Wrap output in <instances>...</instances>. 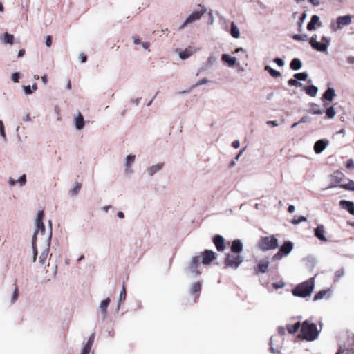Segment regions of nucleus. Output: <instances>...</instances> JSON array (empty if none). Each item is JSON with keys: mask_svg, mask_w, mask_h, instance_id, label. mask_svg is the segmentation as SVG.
I'll return each mask as SVG.
<instances>
[{"mask_svg": "<svg viewBox=\"0 0 354 354\" xmlns=\"http://www.w3.org/2000/svg\"><path fill=\"white\" fill-rule=\"evenodd\" d=\"M315 287V279L313 277L297 284L292 290V293L295 297H307L313 291Z\"/></svg>", "mask_w": 354, "mask_h": 354, "instance_id": "1", "label": "nucleus"}, {"mask_svg": "<svg viewBox=\"0 0 354 354\" xmlns=\"http://www.w3.org/2000/svg\"><path fill=\"white\" fill-rule=\"evenodd\" d=\"M319 335L317 325L314 323H310L308 321H304L301 325L300 336L306 341H313L317 339Z\"/></svg>", "mask_w": 354, "mask_h": 354, "instance_id": "2", "label": "nucleus"}, {"mask_svg": "<svg viewBox=\"0 0 354 354\" xmlns=\"http://www.w3.org/2000/svg\"><path fill=\"white\" fill-rule=\"evenodd\" d=\"M258 248L262 251H267L276 249L279 244L278 240L272 235L270 236H262L258 241Z\"/></svg>", "mask_w": 354, "mask_h": 354, "instance_id": "3", "label": "nucleus"}, {"mask_svg": "<svg viewBox=\"0 0 354 354\" xmlns=\"http://www.w3.org/2000/svg\"><path fill=\"white\" fill-rule=\"evenodd\" d=\"M243 261V258L241 255L231 252L226 254L223 263L225 268L236 269Z\"/></svg>", "mask_w": 354, "mask_h": 354, "instance_id": "4", "label": "nucleus"}, {"mask_svg": "<svg viewBox=\"0 0 354 354\" xmlns=\"http://www.w3.org/2000/svg\"><path fill=\"white\" fill-rule=\"evenodd\" d=\"M316 37L317 36L315 35L314 36H313L310 38V44L311 45V46L314 49H315L319 52L326 51V50L330 44V39L327 37L323 36L321 39L322 41H324V43H321V42L317 41Z\"/></svg>", "mask_w": 354, "mask_h": 354, "instance_id": "5", "label": "nucleus"}, {"mask_svg": "<svg viewBox=\"0 0 354 354\" xmlns=\"http://www.w3.org/2000/svg\"><path fill=\"white\" fill-rule=\"evenodd\" d=\"M293 249V243L291 241H286L279 248V251L272 257V260L277 261L287 256Z\"/></svg>", "mask_w": 354, "mask_h": 354, "instance_id": "6", "label": "nucleus"}, {"mask_svg": "<svg viewBox=\"0 0 354 354\" xmlns=\"http://www.w3.org/2000/svg\"><path fill=\"white\" fill-rule=\"evenodd\" d=\"M37 223V229L34 233L32 236V249H33V261L35 262L37 256V250L36 247V240H37V234L40 232L41 234H44L45 232V225L43 221L36 222Z\"/></svg>", "mask_w": 354, "mask_h": 354, "instance_id": "7", "label": "nucleus"}, {"mask_svg": "<svg viewBox=\"0 0 354 354\" xmlns=\"http://www.w3.org/2000/svg\"><path fill=\"white\" fill-rule=\"evenodd\" d=\"M351 23V17L349 15L341 16L337 19V27L334 25H331V28L333 31H336L337 29H342L343 27L349 25Z\"/></svg>", "mask_w": 354, "mask_h": 354, "instance_id": "8", "label": "nucleus"}, {"mask_svg": "<svg viewBox=\"0 0 354 354\" xmlns=\"http://www.w3.org/2000/svg\"><path fill=\"white\" fill-rule=\"evenodd\" d=\"M206 9L204 8H201L200 10L193 12L185 20V21L182 24L180 28H184L187 24L192 23L201 18V17L205 13Z\"/></svg>", "mask_w": 354, "mask_h": 354, "instance_id": "9", "label": "nucleus"}, {"mask_svg": "<svg viewBox=\"0 0 354 354\" xmlns=\"http://www.w3.org/2000/svg\"><path fill=\"white\" fill-rule=\"evenodd\" d=\"M201 263L204 265L209 264L216 259V254L212 250H205L202 254Z\"/></svg>", "mask_w": 354, "mask_h": 354, "instance_id": "10", "label": "nucleus"}, {"mask_svg": "<svg viewBox=\"0 0 354 354\" xmlns=\"http://www.w3.org/2000/svg\"><path fill=\"white\" fill-rule=\"evenodd\" d=\"M213 243L219 252H223L225 249V240L221 235H215L213 238Z\"/></svg>", "mask_w": 354, "mask_h": 354, "instance_id": "11", "label": "nucleus"}, {"mask_svg": "<svg viewBox=\"0 0 354 354\" xmlns=\"http://www.w3.org/2000/svg\"><path fill=\"white\" fill-rule=\"evenodd\" d=\"M199 263H200V257L196 256L192 259V261H191V263H190V265L189 267V270L192 272L195 273L196 275H198L201 274V272L198 270Z\"/></svg>", "mask_w": 354, "mask_h": 354, "instance_id": "12", "label": "nucleus"}, {"mask_svg": "<svg viewBox=\"0 0 354 354\" xmlns=\"http://www.w3.org/2000/svg\"><path fill=\"white\" fill-rule=\"evenodd\" d=\"M269 266V262L266 260H261L254 268V273L259 274V273H265L267 272Z\"/></svg>", "mask_w": 354, "mask_h": 354, "instance_id": "13", "label": "nucleus"}, {"mask_svg": "<svg viewBox=\"0 0 354 354\" xmlns=\"http://www.w3.org/2000/svg\"><path fill=\"white\" fill-rule=\"evenodd\" d=\"M328 141L327 140H319L314 145V151L316 153H322L327 147Z\"/></svg>", "mask_w": 354, "mask_h": 354, "instance_id": "14", "label": "nucleus"}, {"mask_svg": "<svg viewBox=\"0 0 354 354\" xmlns=\"http://www.w3.org/2000/svg\"><path fill=\"white\" fill-rule=\"evenodd\" d=\"M324 234H325V228L323 225H319L315 229V237H317L319 240H320L322 241L326 242V241H327V239H326Z\"/></svg>", "mask_w": 354, "mask_h": 354, "instance_id": "15", "label": "nucleus"}, {"mask_svg": "<svg viewBox=\"0 0 354 354\" xmlns=\"http://www.w3.org/2000/svg\"><path fill=\"white\" fill-rule=\"evenodd\" d=\"M243 244L239 239H235L232 241L231 245V252L234 254H239L243 251Z\"/></svg>", "mask_w": 354, "mask_h": 354, "instance_id": "16", "label": "nucleus"}, {"mask_svg": "<svg viewBox=\"0 0 354 354\" xmlns=\"http://www.w3.org/2000/svg\"><path fill=\"white\" fill-rule=\"evenodd\" d=\"M341 206L346 209L351 214L354 215V203L351 201L342 200L340 201Z\"/></svg>", "mask_w": 354, "mask_h": 354, "instance_id": "17", "label": "nucleus"}, {"mask_svg": "<svg viewBox=\"0 0 354 354\" xmlns=\"http://www.w3.org/2000/svg\"><path fill=\"white\" fill-rule=\"evenodd\" d=\"M196 52V49L193 48L191 46L185 48L183 51L180 52L179 54V57L182 59H185L192 55L194 53Z\"/></svg>", "mask_w": 354, "mask_h": 354, "instance_id": "18", "label": "nucleus"}, {"mask_svg": "<svg viewBox=\"0 0 354 354\" xmlns=\"http://www.w3.org/2000/svg\"><path fill=\"white\" fill-rule=\"evenodd\" d=\"M301 324L299 322L295 323L294 324H287L286 329L290 334H295L301 328Z\"/></svg>", "mask_w": 354, "mask_h": 354, "instance_id": "19", "label": "nucleus"}, {"mask_svg": "<svg viewBox=\"0 0 354 354\" xmlns=\"http://www.w3.org/2000/svg\"><path fill=\"white\" fill-rule=\"evenodd\" d=\"M75 125L76 129L78 130L83 129L84 126V120L81 113H79L78 115L75 118Z\"/></svg>", "mask_w": 354, "mask_h": 354, "instance_id": "20", "label": "nucleus"}, {"mask_svg": "<svg viewBox=\"0 0 354 354\" xmlns=\"http://www.w3.org/2000/svg\"><path fill=\"white\" fill-rule=\"evenodd\" d=\"M335 96V90L332 88H328L324 93L322 99L328 101H332Z\"/></svg>", "mask_w": 354, "mask_h": 354, "instance_id": "21", "label": "nucleus"}, {"mask_svg": "<svg viewBox=\"0 0 354 354\" xmlns=\"http://www.w3.org/2000/svg\"><path fill=\"white\" fill-rule=\"evenodd\" d=\"M304 90L306 94L311 97H315L317 95L318 91L317 88L313 85L304 86Z\"/></svg>", "mask_w": 354, "mask_h": 354, "instance_id": "22", "label": "nucleus"}, {"mask_svg": "<svg viewBox=\"0 0 354 354\" xmlns=\"http://www.w3.org/2000/svg\"><path fill=\"white\" fill-rule=\"evenodd\" d=\"M319 18L317 15H313L310 21L307 25V29L308 30H313L315 28V24L319 22Z\"/></svg>", "mask_w": 354, "mask_h": 354, "instance_id": "23", "label": "nucleus"}, {"mask_svg": "<svg viewBox=\"0 0 354 354\" xmlns=\"http://www.w3.org/2000/svg\"><path fill=\"white\" fill-rule=\"evenodd\" d=\"M302 66L301 62L299 59L294 58L290 64V67L291 69L297 71L301 68Z\"/></svg>", "mask_w": 354, "mask_h": 354, "instance_id": "24", "label": "nucleus"}, {"mask_svg": "<svg viewBox=\"0 0 354 354\" xmlns=\"http://www.w3.org/2000/svg\"><path fill=\"white\" fill-rule=\"evenodd\" d=\"M221 59H222V60L223 62L228 63V64L230 66H234L235 64V63H236V61L235 57H231V56H230L227 54H223L222 55V58Z\"/></svg>", "mask_w": 354, "mask_h": 354, "instance_id": "25", "label": "nucleus"}, {"mask_svg": "<svg viewBox=\"0 0 354 354\" xmlns=\"http://www.w3.org/2000/svg\"><path fill=\"white\" fill-rule=\"evenodd\" d=\"M163 163H158L157 165H153L148 169V172L150 176L153 175L155 173L160 170L163 167Z\"/></svg>", "mask_w": 354, "mask_h": 354, "instance_id": "26", "label": "nucleus"}, {"mask_svg": "<svg viewBox=\"0 0 354 354\" xmlns=\"http://www.w3.org/2000/svg\"><path fill=\"white\" fill-rule=\"evenodd\" d=\"M231 35L234 38H239L240 36L239 30L234 22L231 24Z\"/></svg>", "mask_w": 354, "mask_h": 354, "instance_id": "27", "label": "nucleus"}, {"mask_svg": "<svg viewBox=\"0 0 354 354\" xmlns=\"http://www.w3.org/2000/svg\"><path fill=\"white\" fill-rule=\"evenodd\" d=\"M110 303V299L106 298L104 300H103L100 304V310L104 315L106 313V309L109 305Z\"/></svg>", "mask_w": 354, "mask_h": 354, "instance_id": "28", "label": "nucleus"}, {"mask_svg": "<svg viewBox=\"0 0 354 354\" xmlns=\"http://www.w3.org/2000/svg\"><path fill=\"white\" fill-rule=\"evenodd\" d=\"M329 295V290H322L318 292L315 294L314 296L313 300L317 301L322 298H324L326 295Z\"/></svg>", "mask_w": 354, "mask_h": 354, "instance_id": "29", "label": "nucleus"}, {"mask_svg": "<svg viewBox=\"0 0 354 354\" xmlns=\"http://www.w3.org/2000/svg\"><path fill=\"white\" fill-rule=\"evenodd\" d=\"M2 41L5 44H12L14 42V36L9 33H5L3 36Z\"/></svg>", "mask_w": 354, "mask_h": 354, "instance_id": "30", "label": "nucleus"}, {"mask_svg": "<svg viewBox=\"0 0 354 354\" xmlns=\"http://www.w3.org/2000/svg\"><path fill=\"white\" fill-rule=\"evenodd\" d=\"M265 70L269 73V74L273 77H279L281 76V73L279 71H277L273 68H272L269 66H266L265 67Z\"/></svg>", "mask_w": 354, "mask_h": 354, "instance_id": "31", "label": "nucleus"}, {"mask_svg": "<svg viewBox=\"0 0 354 354\" xmlns=\"http://www.w3.org/2000/svg\"><path fill=\"white\" fill-rule=\"evenodd\" d=\"M136 156L134 155H129L126 158V171L128 172L131 164L135 161Z\"/></svg>", "mask_w": 354, "mask_h": 354, "instance_id": "32", "label": "nucleus"}, {"mask_svg": "<svg viewBox=\"0 0 354 354\" xmlns=\"http://www.w3.org/2000/svg\"><path fill=\"white\" fill-rule=\"evenodd\" d=\"M201 290V283L197 281L193 283V285L191 287V292L192 294L199 293Z\"/></svg>", "mask_w": 354, "mask_h": 354, "instance_id": "33", "label": "nucleus"}, {"mask_svg": "<svg viewBox=\"0 0 354 354\" xmlns=\"http://www.w3.org/2000/svg\"><path fill=\"white\" fill-rule=\"evenodd\" d=\"M82 187V184L80 183H75L74 187L70 191L71 194L73 196H75L79 193Z\"/></svg>", "mask_w": 354, "mask_h": 354, "instance_id": "34", "label": "nucleus"}, {"mask_svg": "<svg viewBox=\"0 0 354 354\" xmlns=\"http://www.w3.org/2000/svg\"><path fill=\"white\" fill-rule=\"evenodd\" d=\"M14 286H15V290H14L12 298L11 300V303H12V304L15 302V301L18 299V297H19V289H18V286H17L16 282L14 283Z\"/></svg>", "mask_w": 354, "mask_h": 354, "instance_id": "35", "label": "nucleus"}, {"mask_svg": "<svg viewBox=\"0 0 354 354\" xmlns=\"http://www.w3.org/2000/svg\"><path fill=\"white\" fill-rule=\"evenodd\" d=\"M326 114L327 118H333L335 115L336 112L333 106H330L326 110Z\"/></svg>", "mask_w": 354, "mask_h": 354, "instance_id": "36", "label": "nucleus"}, {"mask_svg": "<svg viewBox=\"0 0 354 354\" xmlns=\"http://www.w3.org/2000/svg\"><path fill=\"white\" fill-rule=\"evenodd\" d=\"M307 74L306 73H295L294 75V77L295 79H297V80H302V81H305L306 79H307Z\"/></svg>", "mask_w": 354, "mask_h": 354, "instance_id": "37", "label": "nucleus"}, {"mask_svg": "<svg viewBox=\"0 0 354 354\" xmlns=\"http://www.w3.org/2000/svg\"><path fill=\"white\" fill-rule=\"evenodd\" d=\"M292 39L296 41H306L308 39L307 35L296 34L292 36Z\"/></svg>", "mask_w": 354, "mask_h": 354, "instance_id": "38", "label": "nucleus"}, {"mask_svg": "<svg viewBox=\"0 0 354 354\" xmlns=\"http://www.w3.org/2000/svg\"><path fill=\"white\" fill-rule=\"evenodd\" d=\"M126 297H127V291H126L125 285L124 283L122 286V291L120 292V294L119 301L122 302V301H124L126 299Z\"/></svg>", "mask_w": 354, "mask_h": 354, "instance_id": "39", "label": "nucleus"}, {"mask_svg": "<svg viewBox=\"0 0 354 354\" xmlns=\"http://www.w3.org/2000/svg\"><path fill=\"white\" fill-rule=\"evenodd\" d=\"M341 187L346 190L354 191V182L353 180H350L348 183L342 185Z\"/></svg>", "mask_w": 354, "mask_h": 354, "instance_id": "40", "label": "nucleus"}, {"mask_svg": "<svg viewBox=\"0 0 354 354\" xmlns=\"http://www.w3.org/2000/svg\"><path fill=\"white\" fill-rule=\"evenodd\" d=\"M288 84L291 86H297V87H299V86H301V84L300 82H299L297 79H290L288 80Z\"/></svg>", "mask_w": 354, "mask_h": 354, "instance_id": "41", "label": "nucleus"}, {"mask_svg": "<svg viewBox=\"0 0 354 354\" xmlns=\"http://www.w3.org/2000/svg\"><path fill=\"white\" fill-rule=\"evenodd\" d=\"M304 221H306V218L305 216H301L298 217V218H295L292 221V223L295 224V225H297V224H299L301 222H304Z\"/></svg>", "mask_w": 354, "mask_h": 354, "instance_id": "42", "label": "nucleus"}, {"mask_svg": "<svg viewBox=\"0 0 354 354\" xmlns=\"http://www.w3.org/2000/svg\"><path fill=\"white\" fill-rule=\"evenodd\" d=\"M47 256H48V252H44L41 254L40 257H39V263H44L46 258H47Z\"/></svg>", "mask_w": 354, "mask_h": 354, "instance_id": "43", "label": "nucleus"}, {"mask_svg": "<svg viewBox=\"0 0 354 354\" xmlns=\"http://www.w3.org/2000/svg\"><path fill=\"white\" fill-rule=\"evenodd\" d=\"M44 218V210L39 211V212L37 214V218L36 219V222L43 221Z\"/></svg>", "mask_w": 354, "mask_h": 354, "instance_id": "44", "label": "nucleus"}, {"mask_svg": "<svg viewBox=\"0 0 354 354\" xmlns=\"http://www.w3.org/2000/svg\"><path fill=\"white\" fill-rule=\"evenodd\" d=\"M0 134L3 138H6V132L2 120H0Z\"/></svg>", "mask_w": 354, "mask_h": 354, "instance_id": "45", "label": "nucleus"}, {"mask_svg": "<svg viewBox=\"0 0 354 354\" xmlns=\"http://www.w3.org/2000/svg\"><path fill=\"white\" fill-rule=\"evenodd\" d=\"M18 182L20 184V185H24L26 184V176L25 174H23L20 178L18 180Z\"/></svg>", "mask_w": 354, "mask_h": 354, "instance_id": "46", "label": "nucleus"}, {"mask_svg": "<svg viewBox=\"0 0 354 354\" xmlns=\"http://www.w3.org/2000/svg\"><path fill=\"white\" fill-rule=\"evenodd\" d=\"M279 66H283L284 65V62L282 59L277 57L273 60Z\"/></svg>", "mask_w": 354, "mask_h": 354, "instance_id": "47", "label": "nucleus"}, {"mask_svg": "<svg viewBox=\"0 0 354 354\" xmlns=\"http://www.w3.org/2000/svg\"><path fill=\"white\" fill-rule=\"evenodd\" d=\"M11 78L14 82H19V74L18 73H12Z\"/></svg>", "mask_w": 354, "mask_h": 354, "instance_id": "48", "label": "nucleus"}, {"mask_svg": "<svg viewBox=\"0 0 354 354\" xmlns=\"http://www.w3.org/2000/svg\"><path fill=\"white\" fill-rule=\"evenodd\" d=\"M94 339H95V333H93L88 338V340L86 343V344H88V345H91V346H93V344L94 342Z\"/></svg>", "mask_w": 354, "mask_h": 354, "instance_id": "49", "label": "nucleus"}, {"mask_svg": "<svg viewBox=\"0 0 354 354\" xmlns=\"http://www.w3.org/2000/svg\"><path fill=\"white\" fill-rule=\"evenodd\" d=\"M306 13H303L301 15V16L300 17L299 21L298 22L299 27H301L302 24H303L304 19H306Z\"/></svg>", "mask_w": 354, "mask_h": 354, "instance_id": "50", "label": "nucleus"}, {"mask_svg": "<svg viewBox=\"0 0 354 354\" xmlns=\"http://www.w3.org/2000/svg\"><path fill=\"white\" fill-rule=\"evenodd\" d=\"M277 332L280 335H284L286 334V328L283 326L278 327Z\"/></svg>", "mask_w": 354, "mask_h": 354, "instance_id": "51", "label": "nucleus"}, {"mask_svg": "<svg viewBox=\"0 0 354 354\" xmlns=\"http://www.w3.org/2000/svg\"><path fill=\"white\" fill-rule=\"evenodd\" d=\"M312 113L316 115H322L324 113V111L319 109H313Z\"/></svg>", "mask_w": 354, "mask_h": 354, "instance_id": "52", "label": "nucleus"}, {"mask_svg": "<svg viewBox=\"0 0 354 354\" xmlns=\"http://www.w3.org/2000/svg\"><path fill=\"white\" fill-rule=\"evenodd\" d=\"M24 92L26 94L30 95L32 93V91L31 90L30 86H24Z\"/></svg>", "mask_w": 354, "mask_h": 354, "instance_id": "53", "label": "nucleus"}, {"mask_svg": "<svg viewBox=\"0 0 354 354\" xmlns=\"http://www.w3.org/2000/svg\"><path fill=\"white\" fill-rule=\"evenodd\" d=\"M91 348H92V346L86 344V345L84 346V347L82 350L84 351V353H89L91 352Z\"/></svg>", "mask_w": 354, "mask_h": 354, "instance_id": "54", "label": "nucleus"}, {"mask_svg": "<svg viewBox=\"0 0 354 354\" xmlns=\"http://www.w3.org/2000/svg\"><path fill=\"white\" fill-rule=\"evenodd\" d=\"M46 44L47 46L50 47L52 44V37L50 36H47L46 40Z\"/></svg>", "mask_w": 354, "mask_h": 354, "instance_id": "55", "label": "nucleus"}, {"mask_svg": "<svg viewBox=\"0 0 354 354\" xmlns=\"http://www.w3.org/2000/svg\"><path fill=\"white\" fill-rule=\"evenodd\" d=\"M346 167L348 168L353 167H354V162L352 159H350L346 162Z\"/></svg>", "mask_w": 354, "mask_h": 354, "instance_id": "56", "label": "nucleus"}, {"mask_svg": "<svg viewBox=\"0 0 354 354\" xmlns=\"http://www.w3.org/2000/svg\"><path fill=\"white\" fill-rule=\"evenodd\" d=\"M267 124H268V125H272V127H277V126H278V123H277V121H275V120H274V121H272V120H269V121H268V122H267Z\"/></svg>", "mask_w": 354, "mask_h": 354, "instance_id": "57", "label": "nucleus"}, {"mask_svg": "<svg viewBox=\"0 0 354 354\" xmlns=\"http://www.w3.org/2000/svg\"><path fill=\"white\" fill-rule=\"evenodd\" d=\"M232 147L235 149H237L240 146V143H239V140H234L233 142H232Z\"/></svg>", "mask_w": 354, "mask_h": 354, "instance_id": "58", "label": "nucleus"}, {"mask_svg": "<svg viewBox=\"0 0 354 354\" xmlns=\"http://www.w3.org/2000/svg\"><path fill=\"white\" fill-rule=\"evenodd\" d=\"M207 82H208V81H207V80H206V79L203 78V79L200 80L197 82L196 85H197V86H198V85H202V84H206Z\"/></svg>", "mask_w": 354, "mask_h": 354, "instance_id": "59", "label": "nucleus"}, {"mask_svg": "<svg viewBox=\"0 0 354 354\" xmlns=\"http://www.w3.org/2000/svg\"><path fill=\"white\" fill-rule=\"evenodd\" d=\"M273 287L276 289H278V288H281L282 287H283V283H273Z\"/></svg>", "mask_w": 354, "mask_h": 354, "instance_id": "60", "label": "nucleus"}, {"mask_svg": "<svg viewBox=\"0 0 354 354\" xmlns=\"http://www.w3.org/2000/svg\"><path fill=\"white\" fill-rule=\"evenodd\" d=\"M288 211L289 213H293L295 211V206L292 205H289Z\"/></svg>", "mask_w": 354, "mask_h": 354, "instance_id": "61", "label": "nucleus"}, {"mask_svg": "<svg viewBox=\"0 0 354 354\" xmlns=\"http://www.w3.org/2000/svg\"><path fill=\"white\" fill-rule=\"evenodd\" d=\"M16 183H17V181L15 180H14L12 178H10V179H9V185L10 186H14L16 184Z\"/></svg>", "mask_w": 354, "mask_h": 354, "instance_id": "62", "label": "nucleus"}, {"mask_svg": "<svg viewBox=\"0 0 354 354\" xmlns=\"http://www.w3.org/2000/svg\"><path fill=\"white\" fill-rule=\"evenodd\" d=\"M80 59L82 62H85L87 60V57L85 55L82 54L80 55Z\"/></svg>", "mask_w": 354, "mask_h": 354, "instance_id": "63", "label": "nucleus"}, {"mask_svg": "<svg viewBox=\"0 0 354 354\" xmlns=\"http://www.w3.org/2000/svg\"><path fill=\"white\" fill-rule=\"evenodd\" d=\"M345 352V349L342 348V347H339L338 351L336 353V354H344Z\"/></svg>", "mask_w": 354, "mask_h": 354, "instance_id": "64", "label": "nucleus"}]
</instances>
